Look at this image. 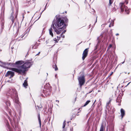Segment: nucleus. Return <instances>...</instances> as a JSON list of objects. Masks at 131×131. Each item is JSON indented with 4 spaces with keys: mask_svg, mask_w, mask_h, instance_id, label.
Returning <instances> with one entry per match:
<instances>
[{
    "mask_svg": "<svg viewBox=\"0 0 131 131\" xmlns=\"http://www.w3.org/2000/svg\"><path fill=\"white\" fill-rule=\"evenodd\" d=\"M32 64L31 61L28 60L23 65L18 67V68H9V69L18 73L19 74L24 73L27 69L30 68Z\"/></svg>",
    "mask_w": 131,
    "mask_h": 131,
    "instance_id": "f257e3e1",
    "label": "nucleus"
},
{
    "mask_svg": "<svg viewBox=\"0 0 131 131\" xmlns=\"http://www.w3.org/2000/svg\"><path fill=\"white\" fill-rule=\"evenodd\" d=\"M52 28L54 29L55 32L57 34H60L61 31L64 30L66 28V27L64 26H63L62 27H60L59 28L56 27L53 24H52L51 26V27L49 29V34L51 35L52 37L53 36V34L52 32Z\"/></svg>",
    "mask_w": 131,
    "mask_h": 131,
    "instance_id": "f03ea898",
    "label": "nucleus"
},
{
    "mask_svg": "<svg viewBox=\"0 0 131 131\" xmlns=\"http://www.w3.org/2000/svg\"><path fill=\"white\" fill-rule=\"evenodd\" d=\"M53 24L57 28H58L62 26L66 27V24L64 20L60 18L56 17V19H54L52 24Z\"/></svg>",
    "mask_w": 131,
    "mask_h": 131,
    "instance_id": "7ed1b4c3",
    "label": "nucleus"
},
{
    "mask_svg": "<svg viewBox=\"0 0 131 131\" xmlns=\"http://www.w3.org/2000/svg\"><path fill=\"white\" fill-rule=\"evenodd\" d=\"M7 95L10 96L12 98H14V97H18L17 92L14 88L8 89Z\"/></svg>",
    "mask_w": 131,
    "mask_h": 131,
    "instance_id": "20e7f679",
    "label": "nucleus"
},
{
    "mask_svg": "<svg viewBox=\"0 0 131 131\" xmlns=\"http://www.w3.org/2000/svg\"><path fill=\"white\" fill-rule=\"evenodd\" d=\"M51 87L49 86L48 87L46 86L45 87L44 90H43V93L45 95H44L43 94H42L41 95L42 97H47L50 95L51 93Z\"/></svg>",
    "mask_w": 131,
    "mask_h": 131,
    "instance_id": "39448f33",
    "label": "nucleus"
},
{
    "mask_svg": "<svg viewBox=\"0 0 131 131\" xmlns=\"http://www.w3.org/2000/svg\"><path fill=\"white\" fill-rule=\"evenodd\" d=\"M125 2L124 3H121L120 4L119 6H120V8L121 9V12H123L124 10L126 12L127 14H128L129 11V9H128L126 6H125L124 5Z\"/></svg>",
    "mask_w": 131,
    "mask_h": 131,
    "instance_id": "423d86ee",
    "label": "nucleus"
},
{
    "mask_svg": "<svg viewBox=\"0 0 131 131\" xmlns=\"http://www.w3.org/2000/svg\"><path fill=\"white\" fill-rule=\"evenodd\" d=\"M78 80L80 86L81 87L82 85L84 84L85 82V79L84 76L82 75L78 77Z\"/></svg>",
    "mask_w": 131,
    "mask_h": 131,
    "instance_id": "0eeeda50",
    "label": "nucleus"
},
{
    "mask_svg": "<svg viewBox=\"0 0 131 131\" xmlns=\"http://www.w3.org/2000/svg\"><path fill=\"white\" fill-rule=\"evenodd\" d=\"M14 12L13 11L12 13L11 14V15L10 18V19L12 21V24L14 22L15 19L16 18H17V13L15 16V17L14 18Z\"/></svg>",
    "mask_w": 131,
    "mask_h": 131,
    "instance_id": "6e6552de",
    "label": "nucleus"
},
{
    "mask_svg": "<svg viewBox=\"0 0 131 131\" xmlns=\"http://www.w3.org/2000/svg\"><path fill=\"white\" fill-rule=\"evenodd\" d=\"M88 50L87 49H85L83 51L82 57V59L83 60H84L85 58L88 55Z\"/></svg>",
    "mask_w": 131,
    "mask_h": 131,
    "instance_id": "1a4fd4ad",
    "label": "nucleus"
},
{
    "mask_svg": "<svg viewBox=\"0 0 131 131\" xmlns=\"http://www.w3.org/2000/svg\"><path fill=\"white\" fill-rule=\"evenodd\" d=\"M14 97L15 98L14 99L15 105H16L18 107H20V104L19 101L17 97Z\"/></svg>",
    "mask_w": 131,
    "mask_h": 131,
    "instance_id": "9d476101",
    "label": "nucleus"
},
{
    "mask_svg": "<svg viewBox=\"0 0 131 131\" xmlns=\"http://www.w3.org/2000/svg\"><path fill=\"white\" fill-rule=\"evenodd\" d=\"M103 37V35L102 34H101L100 36L99 37H98L97 38V43L96 46L95 47V50L96 49L97 47L98 46L99 44L101 42V39Z\"/></svg>",
    "mask_w": 131,
    "mask_h": 131,
    "instance_id": "9b49d317",
    "label": "nucleus"
},
{
    "mask_svg": "<svg viewBox=\"0 0 131 131\" xmlns=\"http://www.w3.org/2000/svg\"><path fill=\"white\" fill-rule=\"evenodd\" d=\"M14 75V73L13 72L9 71L7 72V73L6 74V75L7 76L8 75H10V77L9 78H11L13 77Z\"/></svg>",
    "mask_w": 131,
    "mask_h": 131,
    "instance_id": "f8f14e48",
    "label": "nucleus"
},
{
    "mask_svg": "<svg viewBox=\"0 0 131 131\" xmlns=\"http://www.w3.org/2000/svg\"><path fill=\"white\" fill-rule=\"evenodd\" d=\"M121 112L122 118L125 115V111L123 108H121Z\"/></svg>",
    "mask_w": 131,
    "mask_h": 131,
    "instance_id": "ddd939ff",
    "label": "nucleus"
},
{
    "mask_svg": "<svg viewBox=\"0 0 131 131\" xmlns=\"http://www.w3.org/2000/svg\"><path fill=\"white\" fill-rule=\"evenodd\" d=\"M23 86L25 88H27L28 86L27 81L26 79L25 80L23 84Z\"/></svg>",
    "mask_w": 131,
    "mask_h": 131,
    "instance_id": "4468645a",
    "label": "nucleus"
},
{
    "mask_svg": "<svg viewBox=\"0 0 131 131\" xmlns=\"http://www.w3.org/2000/svg\"><path fill=\"white\" fill-rule=\"evenodd\" d=\"M111 100H109L108 102L106 103V108L108 110H110V109H109V107H110L109 105L111 103Z\"/></svg>",
    "mask_w": 131,
    "mask_h": 131,
    "instance_id": "2eb2a0df",
    "label": "nucleus"
},
{
    "mask_svg": "<svg viewBox=\"0 0 131 131\" xmlns=\"http://www.w3.org/2000/svg\"><path fill=\"white\" fill-rule=\"evenodd\" d=\"M53 67L55 71H57L58 70L57 66L55 62L53 64Z\"/></svg>",
    "mask_w": 131,
    "mask_h": 131,
    "instance_id": "dca6fc26",
    "label": "nucleus"
},
{
    "mask_svg": "<svg viewBox=\"0 0 131 131\" xmlns=\"http://www.w3.org/2000/svg\"><path fill=\"white\" fill-rule=\"evenodd\" d=\"M24 63V62L23 61H19L16 62L15 64H22Z\"/></svg>",
    "mask_w": 131,
    "mask_h": 131,
    "instance_id": "f3484780",
    "label": "nucleus"
},
{
    "mask_svg": "<svg viewBox=\"0 0 131 131\" xmlns=\"http://www.w3.org/2000/svg\"><path fill=\"white\" fill-rule=\"evenodd\" d=\"M66 125V121L64 120L63 122V126L62 127V128L63 129V130L62 131H66L65 130V127Z\"/></svg>",
    "mask_w": 131,
    "mask_h": 131,
    "instance_id": "a211bd4d",
    "label": "nucleus"
},
{
    "mask_svg": "<svg viewBox=\"0 0 131 131\" xmlns=\"http://www.w3.org/2000/svg\"><path fill=\"white\" fill-rule=\"evenodd\" d=\"M57 39H56V38H54L53 39V40L54 41H55V42L57 43L58 42V40H59L60 39V37H58V36H57Z\"/></svg>",
    "mask_w": 131,
    "mask_h": 131,
    "instance_id": "6ab92c4d",
    "label": "nucleus"
},
{
    "mask_svg": "<svg viewBox=\"0 0 131 131\" xmlns=\"http://www.w3.org/2000/svg\"><path fill=\"white\" fill-rule=\"evenodd\" d=\"M104 129H105L104 128L103 126V125L102 124L101 126L100 131H104Z\"/></svg>",
    "mask_w": 131,
    "mask_h": 131,
    "instance_id": "aec40b11",
    "label": "nucleus"
},
{
    "mask_svg": "<svg viewBox=\"0 0 131 131\" xmlns=\"http://www.w3.org/2000/svg\"><path fill=\"white\" fill-rule=\"evenodd\" d=\"M90 102V100H88L85 103V104L83 105V107H85L86 106V105H87Z\"/></svg>",
    "mask_w": 131,
    "mask_h": 131,
    "instance_id": "412c9836",
    "label": "nucleus"
},
{
    "mask_svg": "<svg viewBox=\"0 0 131 131\" xmlns=\"http://www.w3.org/2000/svg\"><path fill=\"white\" fill-rule=\"evenodd\" d=\"M37 44H35L34 45L32 46V48L35 49L37 48Z\"/></svg>",
    "mask_w": 131,
    "mask_h": 131,
    "instance_id": "4be33fe9",
    "label": "nucleus"
},
{
    "mask_svg": "<svg viewBox=\"0 0 131 131\" xmlns=\"http://www.w3.org/2000/svg\"><path fill=\"white\" fill-rule=\"evenodd\" d=\"M66 32V29H65L62 32V34L61 35V37L64 38L65 37V36L63 35V34H64Z\"/></svg>",
    "mask_w": 131,
    "mask_h": 131,
    "instance_id": "5701e85b",
    "label": "nucleus"
},
{
    "mask_svg": "<svg viewBox=\"0 0 131 131\" xmlns=\"http://www.w3.org/2000/svg\"><path fill=\"white\" fill-rule=\"evenodd\" d=\"M38 121H39V125H40V127H41V121L40 118V117L39 115L38 117Z\"/></svg>",
    "mask_w": 131,
    "mask_h": 131,
    "instance_id": "b1692460",
    "label": "nucleus"
},
{
    "mask_svg": "<svg viewBox=\"0 0 131 131\" xmlns=\"http://www.w3.org/2000/svg\"><path fill=\"white\" fill-rule=\"evenodd\" d=\"M6 104L7 105V106H10V102L9 101H7L5 102Z\"/></svg>",
    "mask_w": 131,
    "mask_h": 131,
    "instance_id": "393cba45",
    "label": "nucleus"
},
{
    "mask_svg": "<svg viewBox=\"0 0 131 131\" xmlns=\"http://www.w3.org/2000/svg\"><path fill=\"white\" fill-rule=\"evenodd\" d=\"M109 0V5H110L112 4L113 3V1L112 0Z\"/></svg>",
    "mask_w": 131,
    "mask_h": 131,
    "instance_id": "a878e982",
    "label": "nucleus"
},
{
    "mask_svg": "<svg viewBox=\"0 0 131 131\" xmlns=\"http://www.w3.org/2000/svg\"><path fill=\"white\" fill-rule=\"evenodd\" d=\"M128 0H125V3H126V4H127L128 3Z\"/></svg>",
    "mask_w": 131,
    "mask_h": 131,
    "instance_id": "bb28decb",
    "label": "nucleus"
},
{
    "mask_svg": "<svg viewBox=\"0 0 131 131\" xmlns=\"http://www.w3.org/2000/svg\"><path fill=\"white\" fill-rule=\"evenodd\" d=\"M47 5V4H46V5L45 6V8L44 10L41 13V14L43 12V11L45 10L46 8V7Z\"/></svg>",
    "mask_w": 131,
    "mask_h": 131,
    "instance_id": "cd10ccee",
    "label": "nucleus"
},
{
    "mask_svg": "<svg viewBox=\"0 0 131 131\" xmlns=\"http://www.w3.org/2000/svg\"><path fill=\"white\" fill-rule=\"evenodd\" d=\"M93 91V89H92L91 91H90L89 93H87V94H90V93H91Z\"/></svg>",
    "mask_w": 131,
    "mask_h": 131,
    "instance_id": "c85d7f7f",
    "label": "nucleus"
},
{
    "mask_svg": "<svg viewBox=\"0 0 131 131\" xmlns=\"http://www.w3.org/2000/svg\"><path fill=\"white\" fill-rule=\"evenodd\" d=\"M131 82H129V83L127 84L126 85V86H125V87H127V86H128V85H129V84H130Z\"/></svg>",
    "mask_w": 131,
    "mask_h": 131,
    "instance_id": "c756f323",
    "label": "nucleus"
},
{
    "mask_svg": "<svg viewBox=\"0 0 131 131\" xmlns=\"http://www.w3.org/2000/svg\"><path fill=\"white\" fill-rule=\"evenodd\" d=\"M72 116L73 117H75V115L74 114Z\"/></svg>",
    "mask_w": 131,
    "mask_h": 131,
    "instance_id": "7c9ffc66",
    "label": "nucleus"
},
{
    "mask_svg": "<svg viewBox=\"0 0 131 131\" xmlns=\"http://www.w3.org/2000/svg\"><path fill=\"white\" fill-rule=\"evenodd\" d=\"M70 131H72V128H70Z\"/></svg>",
    "mask_w": 131,
    "mask_h": 131,
    "instance_id": "2f4dec72",
    "label": "nucleus"
},
{
    "mask_svg": "<svg viewBox=\"0 0 131 131\" xmlns=\"http://www.w3.org/2000/svg\"><path fill=\"white\" fill-rule=\"evenodd\" d=\"M68 21V19L66 18V23Z\"/></svg>",
    "mask_w": 131,
    "mask_h": 131,
    "instance_id": "473e14b6",
    "label": "nucleus"
},
{
    "mask_svg": "<svg viewBox=\"0 0 131 131\" xmlns=\"http://www.w3.org/2000/svg\"><path fill=\"white\" fill-rule=\"evenodd\" d=\"M97 17H96V19H97ZM97 19H96V21H95V24H94V25H95V23H96L97 22Z\"/></svg>",
    "mask_w": 131,
    "mask_h": 131,
    "instance_id": "72a5a7b5",
    "label": "nucleus"
},
{
    "mask_svg": "<svg viewBox=\"0 0 131 131\" xmlns=\"http://www.w3.org/2000/svg\"><path fill=\"white\" fill-rule=\"evenodd\" d=\"M118 98H117V100H116V102H119V101H118Z\"/></svg>",
    "mask_w": 131,
    "mask_h": 131,
    "instance_id": "f704fd0d",
    "label": "nucleus"
},
{
    "mask_svg": "<svg viewBox=\"0 0 131 131\" xmlns=\"http://www.w3.org/2000/svg\"><path fill=\"white\" fill-rule=\"evenodd\" d=\"M119 35V34L118 33H117L116 34V36H118V35Z\"/></svg>",
    "mask_w": 131,
    "mask_h": 131,
    "instance_id": "c9c22d12",
    "label": "nucleus"
},
{
    "mask_svg": "<svg viewBox=\"0 0 131 131\" xmlns=\"http://www.w3.org/2000/svg\"><path fill=\"white\" fill-rule=\"evenodd\" d=\"M57 74H55V77L56 78H57Z\"/></svg>",
    "mask_w": 131,
    "mask_h": 131,
    "instance_id": "e433bc0d",
    "label": "nucleus"
},
{
    "mask_svg": "<svg viewBox=\"0 0 131 131\" xmlns=\"http://www.w3.org/2000/svg\"><path fill=\"white\" fill-rule=\"evenodd\" d=\"M40 53V52H39L36 55H39V54Z\"/></svg>",
    "mask_w": 131,
    "mask_h": 131,
    "instance_id": "4c0bfd02",
    "label": "nucleus"
},
{
    "mask_svg": "<svg viewBox=\"0 0 131 131\" xmlns=\"http://www.w3.org/2000/svg\"><path fill=\"white\" fill-rule=\"evenodd\" d=\"M96 100H95V101H94V102L93 103V105H94V104L95 103V102H96Z\"/></svg>",
    "mask_w": 131,
    "mask_h": 131,
    "instance_id": "58836bf2",
    "label": "nucleus"
},
{
    "mask_svg": "<svg viewBox=\"0 0 131 131\" xmlns=\"http://www.w3.org/2000/svg\"><path fill=\"white\" fill-rule=\"evenodd\" d=\"M109 27H111V25L110 24L109 25Z\"/></svg>",
    "mask_w": 131,
    "mask_h": 131,
    "instance_id": "ea45409f",
    "label": "nucleus"
},
{
    "mask_svg": "<svg viewBox=\"0 0 131 131\" xmlns=\"http://www.w3.org/2000/svg\"><path fill=\"white\" fill-rule=\"evenodd\" d=\"M56 101V102H58V103L59 102V101H58V100H57Z\"/></svg>",
    "mask_w": 131,
    "mask_h": 131,
    "instance_id": "a19ab883",
    "label": "nucleus"
},
{
    "mask_svg": "<svg viewBox=\"0 0 131 131\" xmlns=\"http://www.w3.org/2000/svg\"><path fill=\"white\" fill-rule=\"evenodd\" d=\"M124 62H125V61H124V62H122V64H123L124 63Z\"/></svg>",
    "mask_w": 131,
    "mask_h": 131,
    "instance_id": "79ce46f5",
    "label": "nucleus"
},
{
    "mask_svg": "<svg viewBox=\"0 0 131 131\" xmlns=\"http://www.w3.org/2000/svg\"><path fill=\"white\" fill-rule=\"evenodd\" d=\"M129 95H131V93H130L129 94Z\"/></svg>",
    "mask_w": 131,
    "mask_h": 131,
    "instance_id": "37998d69",
    "label": "nucleus"
},
{
    "mask_svg": "<svg viewBox=\"0 0 131 131\" xmlns=\"http://www.w3.org/2000/svg\"><path fill=\"white\" fill-rule=\"evenodd\" d=\"M71 122L70 121L68 122H67V123H69L70 122Z\"/></svg>",
    "mask_w": 131,
    "mask_h": 131,
    "instance_id": "c03bdc74",
    "label": "nucleus"
},
{
    "mask_svg": "<svg viewBox=\"0 0 131 131\" xmlns=\"http://www.w3.org/2000/svg\"><path fill=\"white\" fill-rule=\"evenodd\" d=\"M111 46H112V45H110V47H111Z\"/></svg>",
    "mask_w": 131,
    "mask_h": 131,
    "instance_id": "a18cd8bd",
    "label": "nucleus"
},
{
    "mask_svg": "<svg viewBox=\"0 0 131 131\" xmlns=\"http://www.w3.org/2000/svg\"><path fill=\"white\" fill-rule=\"evenodd\" d=\"M76 98H75V101H76Z\"/></svg>",
    "mask_w": 131,
    "mask_h": 131,
    "instance_id": "49530a36",
    "label": "nucleus"
},
{
    "mask_svg": "<svg viewBox=\"0 0 131 131\" xmlns=\"http://www.w3.org/2000/svg\"><path fill=\"white\" fill-rule=\"evenodd\" d=\"M113 73V72H112V73H111V75H112V73Z\"/></svg>",
    "mask_w": 131,
    "mask_h": 131,
    "instance_id": "de8ad7c7",
    "label": "nucleus"
},
{
    "mask_svg": "<svg viewBox=\"0 0 131 131\" xmlns=\"http://www.w3.org/2000/svg\"><path fill=\"white\" fill-rule=\"evenodd\" d=\"M67 26V25L66 24V27Z\"/></svg>",
    "mask_w": 131,
    "mask_h": 131,
    "instance_id": "09e8293b",
    "label": "nucleus"
},
{
    "mask_svg": "<svg viewBox=\"0 0 131 131\" xmlns=\"http://www.w3.org/2000/svg\"><path fill=\"white\" fill-rule=\"evenodd\" d=\"M40 16L39 17V18H38V19H39V18H40Z\"/></svg>",
    "mask_w": 131,
    "mask_h": 131,
    "instance_id": "8fccbe9b",
    "label": "nucleus"
},
{
    "mask_svg": "<svg viewBox=\"0 0 131 131\" xmlns=\"http://www.w3.org/2000/svg\"><path fill=\"white\" fill-rule=\"evenodd\" d=\"M77 116H78V115H79V114H77Z\"/></svg>",
    "mask_w": 131,
    "mask_h": 131,
    "instance_id": "3c124183",
    "label": "nucleus"
},
{
    "mask_svg": "<svg viewBox=\"0 0 131 131\" xmlns=\"http://www.w3.org/2000/svg\"><path fill=\"white\" fill-rule=\"evenodd\" d=\"M125 73H127L126 72H125Z\"/></svg>",
    "mask_w": 131,
    "mask_h": 131,
    "instance_id": "603ef678",
    "label": "nucleus"
},
{
    "mask_svg": "<svg viewBox=\"0 0 131 131\" xmlns=\"http://www.w3.org/2000/svg\"><path fill=\"white\" fill-rule=\"evenodd\" d=\"M56 105H57V106H58V105H57V104H56Z\"/></svg>",
    "mask_w": 131,
    "mask_h": 131,
    "instance_id": "864d4df0",
    "label": "nucleus"
},
{
    "mask_svg": "<svg viewBox=\"0 0 131 131\" xmlns=\"http://www.w3.org/2000/svg\"><path fill=\"white\" fill-rule=\"evenodd\" d=\"M30 131H32V130H30Z\"/></svg>",
    "mask_w": 131,
    "mask_h": 131,
    "instance_id": "5fc2aeb1",
    "label": "nucleus"
},
{
    "mask_svg": "<svg viewBox=\"0 0 131 131\" xmlns=\"http://www.w3.org/2000/svg\"><path fill=\"white\" fill-rule=\"evenodd\" d=\"M47 75H48V74L47 73Z\"/></svg>",
    "mask_w": 131,
    "mask_h": 131,
    "instance_id": "6e6d98bb",
    "label": "nucleus"
},
{
    "mask_svg": "<svg viewBox=\"0 0 131 131\" xmlns=\"http://www.w3.org/2000/svg\"><path fill=\"white\" fill-rule=\"evenodd\" d=\"M10 131H11L10 130Z\"/></svg>",
    "mask_w": 131,
    "mask_h": 131,
    "instance_id": "4d7b16f0",
    "label": "nucleus"
}]
</instances>
